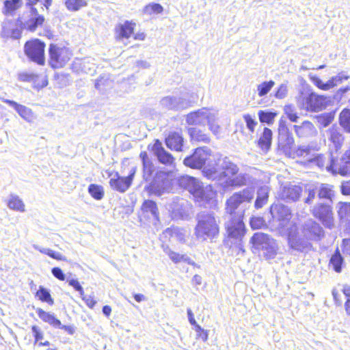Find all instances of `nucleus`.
<instances>
[{"instance_id": "8", "label": "nucleus", "mask_w": 350, "mask_h": 350, "mask_svg": "<svg viewBox=\"0 0 350 350\" xmlns=\"http://www.w3.org/2000/svg\"><path fill=\"white\" fill-rule=\"evenodd\" d=\"M254 195V191L252 188H245L239 192L234 193L226 201V213L229 215L228 217L237 216L238 214L241 213L236 212L239 205L244 202H250Z\"/></svg>"}, {"instance_id": "52", "label": "nucleus", "mask_w": 350, "mask_h": 350, "mask_svg": "<svg viewBox=\"0 0 350 350\" xmlns=\"http://www.w3.org/2000/svg\"><path fill=\"white\" fill-rule=\"evenodd\" d=\"M311 151L312 149L309 146H299L296 150V154L297 157H308V158H311L310 157Z\"/></svg>"}, {"instance_id": "55", "label": "nucleus", "mask_w": 350, "mask_h": 350, "mask_svg": "<svg viewBox=\"0 0 350 350\" xmlns=\"http://www.w3.org/2000/svg\"><path fill=\"white\" fill-rule=\"evenodd\" d=\"M288 88L285 84H281L275 93V97L278 99H282L287 96Z\"/></svg>"}, {"instance_id": "28", "label": "nucleus", "mask_w": 350, "mask_h": 350, "mask_svg": "<svg viewBox=\"0 0 350 350\" xmlns=\"http://www.w3.org/2000/svg\"><path fill=\"white\" fill-rule=\"evenodd\" d=\"M183 137L177 132L170 133L165 138L166 146L172 150L178 152L183 150Z\"/></svg>"}, {"instance_id": "11", "label": "nucleus", "mask_w": 350, "mask_h": 350, "mask_svg": "<svg viewBox=\"0 0 350 350\" xmlns=\"http://www.w3.org/2000/svg\"><path fill=\"white\" fill-rule=\"evenodd\" d=\"M49 64L53 68L63 67L70 59V54L68 49L51 44L49 47Z\"/></svg>"}, {"instance_id": "25", "label": "nucleus", "mask_w": 350, "mask_h": 350, "mask_svg": "<svg viewBox=\"0 0 350 350\" xmlns=\"http://www.w3.org/2000/svg\"><path fill=\"white\" fill-rule=\"evenodd\" d=\"M293 129L297 136L300 138L312 137L317 134L314 124L308 120L304 121L301 125H294Z\"/></svg>"}, {"instance_id": "10", "label": "nucleus", "mask_w": 350, "mask_h": 350, "mask_svg": "<svg viewBox=\"0 0 350 350\" xmlns=\"http://www.w3.org/2000/svg\"><path fill=\"white\" fill-rule=\"evenodd\" d=\"M211 155V150L208 147H199L196 148L191 155L184 159L183 163L192 169H202Z\"/></svg>"}, {"instance_id": "30", "label": "nucleus", "mask_w": 350, "mask_h": 350, "mask_svg": "<svg viewBox=\"0 0 350 350\" xmlns=\"http://www.w3.org/2000/svg\"><path fill=\"white\" fill-rule=\"evenodd\" d=\"M135 23L126 21L123 24H118L116 30V38L121 40L123 38H129L133 33Z\"/></svg>"}, {"instance_id": "22", "label": "nucleus", "mask_w": 350, "mask_h": 350, "mask_svg": "<svg viewBox=\"0 0 350 350\" xmlns=\"http://www.w3.org/2000/svg\"><path fill=\"white\" fill-rule=\"evenodd\" d=\"M270 213L273 219H276L284 225V223L290 220L291 213L289 208L282 204H273L270 207Z\"/></svg>"}, {"instance_id": "35", "label": "nucleus", "mask_w": 350, "mask_h": 350, "mask_svg": "<svg viewBox=\"0 0 350 350\" xmlns=\"http://www.w3.org/2000/svg\"><path fill=\"white\" fill-rule=\"evenodd\" d=\"M345 265L344 258L340 254L339 249L336 248L329 260V266L336 273H340Z\"/></svg>"}, {"instance_id": "54", "label": "nucleus", "mask_w": 350, "mask_h": 350, "mask_svg": "<svg viewBox=\"0 0 350 350\" xmlns=\"http://www.w3.org/2000/svg\"><path fill=\"white\" fill-rule=\"evenodd\" d=\"M243 119L245 122L247 128L251 131L254 132L255 126L257 125V122L250 115H243Z\"/></svg>"}, {"instance_id": "36", "label": "nucleus", "mask_w": 350, "mask_h": 350, "mask_svg": "<svg viewBox=\"0 0 350 350\" xmlns=\"http://www.w3.org/2000/svg\"><path fill=\"white\" fill-rule=\"evenodd\" d=\"M23 5L22 0H5L2 12L5 16H13Z\"/></svg>"}, {"instance_id": "19", "label": "nucleus", "mask_w": 350, "mask_h": 350, "mask_svg": "<svg viewBox=\"0 0 350 350\" xmlns=\"http://www.w3.org/2000/svg\"><path fill=\"white\" fill-rule=\"evenodd\" d=\"M313 215L318 218L327 228L333 225V213L330 205L324 203L317 204L312 210Z\"/></svg>"}, {"instance_id": "21", "label": "nucleus", "mask_w": 350, "mask_h": 350, "mask_svg": "<svg viewBox=\"0 0 350 350\" xmlns=\"http://www.w3.org/2000/svg\"><path fill=\"white\" fill-rule=\"evenodd\" d=\"M172 214L175 217L184 219L189 215L190 204L187 200L176 198L170 205Z\"/></svg>"}, {"instance_id": "7", "label": "nucleus", "mask_w": 350, "mask_h": 350, "mask_svg": "<svg viewBox=\"0 0 350 350\" xmlns=\"http://www.w3.org/2000/svg\"><path fill=\"white\" fill-rule=\"evenodd\" d=\"M172 180L167 172L158 171L148 183L144 187V191L149 196H161L165 193H168L172 189Z\"/></svg>"}, {"instance_id": "62", "label": "nucleus", "mask_w": 350, "mask_h": 350, "mask_svg": "<svg viewBox=\"0 0 350 350\" xmlns=\"http://www.w3.org/2000/svg\"><path fill=\"white\" fill-rule=\"evenodd\" d=\"M310 79L314 85H316L318 88L323 90L324 82L319 77L310 75Z\"/></svg>"}, {"instance_id": "17", "label": "nucleus", "mask_w": 350, "mask_h": 350, "mask_svg": "<svg viewBox=\"0 0 350 350\" xmlns=\"http://www.w3.org/2000/svg\"><path fill=\"white\" fill-rule=\"evenodd\" d=\"M302 191L299 185L286 183L280 187L278 197L286 202H294L300 198Z\"/></svg>"}, {"instance_id": "39", "label": "nucleus", "mask_w": 350, "mask_h": 350, "mask_svg": "<svg viewBox=\"0 0 350 350\" xmlns=\"http://www.w3.org/2000/svg\"><path fill=\"white\" fill-rule=\"evenodd\" d=\"M36 297L42 302H45L50 306L54 304V300L51 297L50 291L43 286H40L36 293Z\"/></svg>"}, {"instance_id": "32", "label": "nucleus", "mask_w": 350, "mask_h": 350, "mask_svg": "<svg viewBox=\"0 0 350 350\" xmlns=\"http://www.w3.org/2000/svg\"><path fill=\"white\" fill-rule=\"evenodd\" d=\"M329 139L333 144L335 151L337 152L341 147L343 142V136L340 131V129L336 126H332L328 131Z\"/></svg>"}, {"instance_id": "4", "label": "nucleus", "mask_w": 350, "mask_h": 350, "mask_svg": "<svg viewBox=\"0 0 350 350\" xmlns=\"http://www.w3.org/2000/svg\"><path fill=\"white\" fill-rule=\"evenodd\" d=\"M178 185L189 191L200 206L211 205L215 201L216 192L211 186L203 187L197 178L187 175L180 176L178 180Z\"/></svg>"}, {"instance_id": "59", "label": "nucleus", "mask_w": 350, "mask_h": 350, "mask_svg": "<svg viewBox=\"0 0 350 350\" xmlns=\"http://www.w3.org/2000/svg\"><path fill=\"white\" fill-rule=\"evenodd\" d=\"M51 273L55 278L61 281H64L66 279L65 274L64 273L63 271L59 267H53L51 269Z\"/></svg>"}, {"instance_id": "45", "label": "nucleus", "mask_w": 350, "mask_h": 350, "mask_svg": "<svg viewBox=\"0 0 350 350\" xmlns=\"http://www.w3.org/2000/svg\"><path fill=\"white\" fill-rule=\"evenodd\" d=\"M163 11V7L157 3H150L144 7L142 12L144 14L152 16L153 14H159Z\"/></svg>"}, {"instance_id": "49", "label": "nucleus", "mask_w": 350, "mask_h": 350, "mask_svg": "<svg viewBox=\"0 0 350 350\" xmlns=\"http://www.w3.org/2000/svg\"><path fill=\"white\" fill-rule=\"evenodd\" d=\"M216 116L213 113L209 117L206 124L208 125L209 130L213 133V134L218 136L220 134L221 128L219 125L216 122Z\"/></svg>"}, {"instance_id": "9", "label": "nucleus", "mask_w": 350, "mask_h": 350, "mask_svg": "<svg viewBox=\"0 0 350 350\" xmlns=\"http://www.w3.org/2000/svg\"><path fill=\"white\" fill-rule=\"evenodd\" d=\"M45 44L39 39L27 41L24 46V52L27 57L38 65H44Z\"/></svg>"}, {"instance_id": "43", "label": "nucleus", "mask_w": 350, "mask_h": 350, "mask_svg": "<svg viewBox=\"0 0 350 350\" xmlns=\"http://www.w3.org/2000/svg\"><path fill=\"white\" fill-rule=\"evenodd\" d=\"M44 21V17L42 15L31 17L30 19L23 23V28H26L31 31H34L38 26L42 25Z\"/></svg>"}, {"instance_id": "48", "label": "nucleus", "mask_w": 350, "mask_h": 350, "mask_svg": "<svg viewBox=\"0 0 350 350\" xmlns=\"http://www.w3.org/2000/svg\"><path fill=\"white\" fill-rule=\"evenodd\" d=\"M275 82L272 80L265 81L259 84L257 87L258 94L259 96L262 97L267 95L271 88L274 86Z\"/></svg>"}, {"instance_id": "15", "label": "nucleus", "mask_w": 350, "mask_h": 350, "mask_svg": "<svg viewBox=\"0 0 350 350\" xmlns=\"http://www.w3.org/2000/svg\"><path fill=\"white\" fill-rule=\"evenodd\" d=\"M136 171L137 167H132L127 176H121L116 172L109 180L110 187L120 193L125 192L131 185Z\"/></svg>"}, {"instance_id": "2", "label": "nucleus", "mask_w": 350, "mask_h": 350, "mask_svg": "<svg viewBox=\"0 0 350 350\" xmlns=\"http://www.w3.org/2000/svg\"><path fill=\"white\" fill-rule=\"evenodd\" d=\"M312 158H308V160L332 174H350V150L346 151L340 160L334 156L332 151L325 154H312Z\"/></svg>"}, {"instance_id": "42", "label": "nucleus", "mask_w": 350, "mask_h": 350, "mask_svg": "<svg viewBox=\"0 0 350 350\" xmlns=\"http://www.w3.org/2000/svg\"><path fill=\"white\" fill-rule=\"evenodd\" d=\"M278 113L275 111L269 110H260L258 113L259 120L261 123L271 125L273 123Z\"/></svg>"}, {"instance_id": "12", "label": "nucleus", "mask_w": 350, "mask_h": 350, "mask_svg": "<svg viewBox=\"0 0 350 350\" xmlns=\"http://www.w3.org/2000/svg\"><path fill=\"white\" fill-rule=\"evenodd\" d=\"M297 102L301 108L310 111H319L326 107V97L314 92L306 97L300 96Z\"/></svg>"}, {"instance_id": "61", "label": "nucleus", "mask_w": 350, "mask_h": 350, "mask_svg": "<svg viewBox=\"0 0 350 350\" xmlns=\"http://www.w3.org/2000/svg\"><path fill=\"white\" fill-rule=\"evenodd\" d=\"M47 256L57 260H66V258L64 256H63L61 253L55 252L51 249H49Z\"/></svg>"}, {"instance_id": "47", "label": "nucleus", "mask_w": 350, "mask_h": 350, "mask_svg": "<svg viewBox=\"0 0 350 350\" xmlns=\"http://www.w3.org/2000/svg\"><path fill=\"white\" fill-rule=\"evenodd\" d=\"M339 120L340 126L350 133V109H343L340 113Z\"/></svg>"}, {"instance_id": "50", "label": "nucleus", "mask_w": 350, "mask_h": 350, "mask_svg": "<svg viewBox=\"0 0 350 350\" xmlns=\"http://www.w3.org/2000/svg\"><path fill=\"white\" fill-rule=\"evenodd\" d=\"M284 111L288 118L293 122H297L299 116L295 107L292 105H287L284 106Z\"/></svg>"}, {"instance_id": "1", "label": "nucleus", "mask_w": 350, "mask_h": 350, "mask_svg": "<svg viewBox=\"0 0 350 350\" xmlns=\"http://www.w3.org/2000/svg\"><path fill=\"white\" fill-rule=\"evenodd\" d=\"M217 167H204L202 170L203 175L208 180L218 182L224 187H240L246 185L247 177L245 174H240L234 178L228 176H234L239 172V167L232 163L229 158L224 157L219 159Z\"/></svg>"}, {"instance_id": "20", "label": "nucleus", "mask_w": 350, "mask_h": 350, "mask_svg": "<svg viewBox=\"0 0 350 350\" xmlns=\"http://www.w3.org/2000/svg\"><path fill=\"white\" fill-rule=\"evenodd\" d=\"M212 113L207 108L203 107L188 113L185 120L189 125L204 126Z\"/></svg>"}, {"instance_id": "57", "label": "nucleus", "mask_w": 350, "mask_h": 350, "mask_svg": "<svg viewBox=\"0 0 350 350\" xmlns=\"http://www.w3.org/2000/svg\"><path fill=\"white\" fill-rule=\"evenodd\" d=\"M250 223L252 228L258 229L260 228L265 224V221L262 217H253L250 219Z\"/></svg>"}, {"instance_id": "16", "label": "nucleus", "mask_w": 350, "mask_h": 350, "mask_svg": "<svg viewBox=\"0 0 350 350\" xmlns=\"http://www.w3.org/2000/svg\"><path fill=\"white\" fill-rule=\"evenodd\" d=\"M294 138L286 125L284 120H280L278 126V145L284 152H289L294 146Z\"/></svg>"}, {"instance_id": "23", "label": "nucleus", "mask_w": 350, "mask_h": 350, "mask_svg": "<svg viewBox=\"0 0 350 350\" xmlns=\"http://www.w3.org/2000/svg\"><path fill=\"white\" fill-rule=\"evenodd\" d=\"M152 151L157 157L159 163L165 165H171L174 162V157L167 152L162 146L159 139H156L152 146Z\"/></svg>"}, {"instance_id": "26", "label": "nucleus", "mask_w": 350, "mask_h": 350, "mask_svg": "<svg viewBox=\"0 0 350 350\" xmlns=\"http://www.w3.org/2000/svg\"><path fill=\"white\" fill-rule=\"evenodd\" d=\"M288 243L291 249L298 252H304L310 246L308 241L300 237L295 232L293 231L288 233Z\"/></svg>"}, {"instance_id": "53", "label": "nucleus", "mask_w": 350, "mask_h": 350, "mask_svg": "<svg viewBox=\"0 0 350 350\" xmlns=\"http://www.w3.org/2000/svg\"><path fill=\"white\" fill-rule=\"evenodd\" d=\"M31 330L36 342H39L41 345H49V342L48 341L42 342V340L43 338V334L38 327L34 325L31 327Z\"/></svg>"}, {"instance_id": "60", "label": "nucleus", "mask_w": 350, "mask_h": 350, "mask_svg": "<svg viewBox=\"0 0 350 350\" xmlns=\"http://www.w3.org/2000/svg\"><path fill=\"white\" fill-rule=\"evenodd\" d=\"M167 254L172 260V261H173L174 263L182 262L183 254H180L172 250H169V252H167Z\"/></svg>"}, {"instance_id": "14", "label": "nucleus", "mask_w": 350, "mask_h": 350, "mask_svg": "<svg viewBox=\"0 0 350 350\" xmlns=\"http://www.w3.org/2000/svg\"><path fill=\"white\" fill-rule=\"evenodd\" d=\"M1 26V37L5 38H11L14 40L21 38L23 29V23L21 18H18L16 20H5L2 23Z\"/></svg>"}, {"instance_id": "27", "label": "nucleus", "mask_w": 350, "mask_h": 350, "mask_svg": "<svg viewBox=\"0 0 350 350\" xmlns=\"http://www.w3.org/2000/svg\"><path fill=\"white\" fill-rule=\"evenodd\" d=\"M2 101L14 108L18 115L26 121L31 122L34 119L33 113L31 109L26 106L9 99H2Z\"/></svg>"}, {"instance_id": "56", "label": "nucleus", "mask_w": 350, "mask_h": 350, "mask_svg": "<svg viewBox=\"0 0 350 350\" xmlns=\"http://www.w3.org/2000/svg\"><path fill=\"white\" fill-rule=\"evenodd\" d=\"M37 77L38 76L34 73L21 72L18 75V79L25 82L35 81Z\"/></svg>"}, {"instance_id": "44", "label": "nucleus", "mask_w": 350, "mask_h": 350, "mask_svg": "<svg viewBox=\"0 0 350 350\" xmlns=\"http://www.w3.org/2000/svg\"><path fill=\"white\" fill-rule=\"evenodd\" d=\"M64 5L66 9L70 12L79 11L81 8L86 7V0H65Z\"/></svg>"}, {"instance_id": "40", "label": "nucleus", "mask_w": 350, "mask_h": 350, "mask_svg": "<svg viewBox=\"0 0 350 350\" xmlns=\"http://www.w3.org/2000/svg\"><path fill=\"white\" fill-rule=\"evenodd\" d=\"M8 206L14 211L24 212L25 204L23 200L16 195L11 194L8 201Z\"/></svg>"}, {"instance_id": "24", "label": "nucleus", "mask_w": 350, "mask_h": 350, "mask_svg": "<svg viewBox=\"0 0 350 350\" xmlns=\"http://www.w3.org/2000/svg\"><path fill=\"white\" fill-rule=\"evenodd\" d=\"M304 232L305 236L312 240L321 239L324 235L322 227L316 221L309 220L304 224Z\"/></svg>"}, {"instance_id": "38", "label": "nucleus", "mask_w": 350, "mask_h": 350, "mask_svg": "<svg viewBox=\"0 0 350 350\" xmlns=\"http://www.w3.org/2000/svg\"><path fill=\"white\" fill-rule=\"evenodd\" d=\"M318 197L320 199H326L332 201V198L334 196V191L333 190V186L329 184L321 183L319 186H317Z\"/></svg>"}, {"instance_id": "31", "label": "nucleus", "mask_w": 350, "mask_h": 350, "mask_svg": "<svg viewBox=\"0 0 350 350\" xmlns=\"http://www.w3.org/2000/svg\"><path fill=\"white\" fill-rule=\"evenodd\" d=\"M142 211L146 217L155 221L159 219V213L157 203L151 200H146L142 204Z\"/></svg>"}, {"instance_id": "41", "label": "nucleus", "mask_w": 350, "mask_h": 350, "mask_svg": "<svg viewBox=\"0 0 350 350\" xmlns=\"http://www.w3.org/2000/svg\"><path fill=\"white\" fill-rule=\"evenodd\" d=\"M188 133L193 141L201 142L204 143H208L210 138L208 135L203 133L200 129L191 127L188 129Z\"/></svg>"}, {"instance_id": "13", "label": "nucleus", "mask_w": 350, "mask_h": 350, "mask_svg": "<svg viewBox=\"0 0 350 350\" xmlns=\"http://www.w3.org/2000/svg\"><path fill=\"white\" fill-rule=\"evenodd\" d=\"M160 106L165 110L182 111L192 106L191 102L179 95L167 96L159 101Z\"/></svg>"}, {"instance_id": "34", "label": "nucleus", "mask_w": 350, "mask_h": 350, "mask_svg": "<svg viewBox=\"0 0 350 350\" xmlns=\"http://www.w3.org/2000/svg\"><path fill=\"white\" fill-rule=\"evenodd\" d=\"M272 131L267 127H265L263 132L258 141V145L262 150L267 152L270 149L272 142Z\"/></svg>"}, {"instance_id": "33", "label": "nucleus", "mask_w": 350, "mask_h": 350, "mask_svg": "<svg viewBox=\"0 0 350 350\" xmlns=\"http://www.w3.org/2000/svg\"><path fill=\"white\" fill-rule=\"evenodd\" d=\"M269 194V187L266 185L260 187L257 189L256 199L254 202V207L256 209L262 208L267 203Z\"/></svg>"}, {"instance_id": "3", "label": "nucleus", "mask_w": 350, "mask_h": 350, "mask_svg": "<svg viewBox=\"0 0 350 350\" xmlns=\"http://www.w3.org/2000/svg\"><path fill=\"white\" fill-rule=\"evenodd\" d=\"M194 234L199 240L213 242L219 234V219L211 211H202L196 216Z\"/></svg>"}, {"instance_id": "29", "label": "nucleus", "mask_w": 350, "mask_h": 350, "mask_svg": "<svg viewBox=\"0 0 350 350\" xmlns=\"http://www.w3.org/2000/svg\"><path fill=\"white\" fill-rule=\"evenodd\" d=\"M139 157L142 161L143 165V179L148 183L150 180L152 174L155 170L154 165L149 159L146 152H142Z\"/></svg>"}, {"instance_id": "46", "label": "nucleus", "mask_w": 350, "mask_h": 350, "mask_svg": "<svg viewBox=\"0 0 350 350\" xmlns=\"http://www.w3.org/2000/svg\"><path fill=\"white\" fill-rule=\"evenodd\" d=\"M88 190L90 195L96 200H100L104 197V189L101 185L90 184Z\"/></svg>"}, {"instance_id": "63", "label": "nucleus", "mask_w": 350, "mask_h": 350, "mask_svg": "<svg viewBox=\"0 0 350 350\" xmlns=\"http://www.w3.org/2000/svg\"><path fill=\"white\" fill-rule=\"evenodd\" d=\"M340 190L343 195H350V180L342 183Z\"/></svg>"}, {"instance_id": "18", "label": "nucleus", "mask_w": 350, "mask_h": 350, "mask_svg": "<svg viewBox=\"0 0 350 350\" xmlns=\"http://www.w3.org/2000/svg\"><path fill=\"white\" fill-rule=\"evenodd\" d=\"M36 314L38 317L45 323H49L53 327L56 329H64L68 334L72 335L75 332V328L71 325H64L61 321L57 319L54 314L42 310V308H38L36 310Z\"/></svg>"}, {"instance_id": "58", "label": "nucleus", "mask_w": 350, "mask_h": 350, "mask_svg": "<svg viewBox=\"0 0 350 350\" xmlns=\"http://www.w3.org/2000/svg\"><path fill=\"white\" fill-rule=\"evenodd\" d=\"M68 282V284L72 286L76 291L79 292L81 296H83L84 295L83 288L77 280L71 279Z\"/></svg>"}, {"instance_id": "6", "label": "nucleus", "mask_w": 350, "mask_h": 350, "mask_svg": "<svg viewBox=\"0 0 350 350\" xmlns=\"http://www.w3.org/2000/svg\"><path fill=\"white\" fill-rule=\"evenodd\" d=\"M253 247L262 252L266 259H273L275 257L278 245L275 241L269 235L262 232H255L250 239Z\"/></svg>"}, {"instance_id": "64", "label": "nucleus", "mask_w": 350, "mask_h": 350, "mask_svg": "<svg viewBox=\"0 0 350 350\" xmlns=\"http://www.w3.org/2000/svg\"><path fill=\"white\" fill-rule=\"evenodd\" d=\"M342 252L345 254L350 256V239H345L342 241Z\"/></svg>"}, {"instance_id": "51", "label": "nucleus", "mask_w": 350, "mask_h": 350, "mask_svg": "<svg viewBox=\"0 0 350 350\" xmlns=\"http://www.w3.org/2000/svg\"><path fill=\"white\" fill-rule=\"evenodd\" d=\"M306 192L308 193V196L304 202L306 204H310L313 202L317 193H318L317 185H308L306 189Z\"/></svg>"}, {"instance_id": "37", "label": "nucleus", "mask_w": 350, "mask_h": 350, "mask_svg": "<svg viewBox=\"0 0 350 350\" xmlns=\"http://www.w3.org/2000/svg\"><path fill=\"white\" fill-rule=\"evenodd\" d=\"M163 235L166 239L174 238L179 242H183L185 237L183 229L174 226L166 228L163 232Z\"/></svg>"}, {"instance_id": "5", "label": "nucleus", "mask_w": 350, "mask_h": 350, "mask_svg": "<svg viewBox=\"0 0 350 350\" xmlns=\"http://www.w3.org/2000/svg\"><path fill=\"white\" fill-rule=\"evenodd\" d=\"M243 214H238L237 216L228 217L225 222V228L228 237L231 239L239 251L244 252L243 239L246 232V228L243 221Z\"/></svg>"}]
</instances>
